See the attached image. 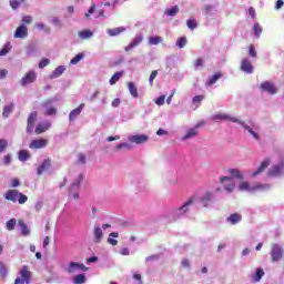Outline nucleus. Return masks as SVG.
Masks as SVG:
<instances>
[{
  "instance_id": "1",
  "label": "nucleus",
  "mask_w": 284,
  "mask_h": 284,
  "mask_svg": "<svg viewBox=\"0 0 284 284\" xmlns=\"http://www.w3.org/2000/svg\"><path fill=\"white\" fill-rule=\"evenodd\" d=\"M6 201H11V203H19V205H24L28 203V195L19 192L17 189H10L3 194Z\"/></svg>"
},
{
  "instance_id": "2",
  "label": "nucleus",
  "mask_w": 284,
  "mask_h": 284,
  "mask_svg": "<svg viewBox=\"0 0 284 284\" xmlns=\"http://www.w3.org/2000/svg\"><path fill=\"white\" fill-rule=\"evenodd\" d=\"M240 192H257V191H261V192H265L266 190H270V184H261V183H257L253 186L250 185V182H241L240 183Z\"/></svg>"
},
{
  "instance_id": "3",
  "label": "nucleus",
  "mask_w": 284,
  "mask_h": 284,
  "mask_svg": "<svg viewBox=\"0 0 284 284\" xmlns=\"http://www.w3.org/2000/svg\"><path fill=\"white\" fill-rule=\"evenodd\" d=\"M30 278H32V272H30L29 266H22L20 270V277H17L14 284H29Z\"/></svg>"
},
{
  "instance_id": "4",
  "label": "nucleus",
  "mask_w": 284,
  "mask_h": 284,
  "mask_svg": "<svg viewBox=\"0 0 284 284\" xmlns=\"http://www.w3.org/2000/svg\"><path fill=\"white\" fill-rule=\"evenodd\" d=\"M37 119H39V113L37 111L31 112L27 119V133L32 134L34 130V124L37 123Z\"/></svg>"
},
{
  "instance_id": "5",
  "label": "nucleus",
  "mask_w": 284,
  "mask_h": 284,
  "mask_svg": "<svg viewBox=\"0 0 284 284\" xmlns=\"http://www.w3.org/2000/svg\"><path fill=\"white\" fill-rule=\"evenodd\" d=\"M283 258V248L278 244H274L271 251V261L272 263H278Z\"/></svg>"
},
{
  "instance_id": "6",
  "label": "nucleus",
  "mask_w": 284,
  "mask_h": 284,
  "mask_svg": "<svg viewBox=\"0 0 284 284\" xmlns=\"http://www.w3.org/2000/svg\"><path fill=\"white\" fill-rule=\"evenodd\" d=\"M37 81V72L29 71L21 80L20 83L22 88H26V85H30V83H34Z\"/></svg>"
},
{
  "instance_id": "7",
  "label": "nucleus",
  "mask_w": 284,
  "mask_h": 284,
  "mask_svg": "<svg viewBox=\"0 0 284 284\" xmlns=\"http://www.w3.org/2000/svg\"><path fill=\"white\" fill-rule=\"evenodd\" d=\"M48 146V139H36L32 140L29 144L30 150H41V148Z\"/></svg>"
},
{
  "instance_id": "8",
  "label": "nucleus",
  "mask_w": 284,
  "mask_h": 284,
  "mask_svg": "<svg viewBox=\"0 0 284 284\" xmlns=\"http://www.w3.org/2000/svg\"><path fill=\"white\" fill-rule=\"evenodd\" d=\"M50 168H52V159L47 158L42 161V163L37 169L38 176H41V174H43V172H48V170H50Z\"/></svg>"
},
{
  "instance_id": "9",
  "label": "nucleus",
  "mask_w": 284,
  "mask_h": 284,
  "mask_svg": "<svg viewBox=\"0 0 284 284\" xmlns=\"http://www.w3.org/2000/svg\"><path fill=\"white\" fill-rule=\"evenodd\" d=\"M129 141L131 143H135L136 145H143V143H148V141H150V136L145 134H135V135H131L129 138Z\"/></svg>"
},
{
  "instance_id": "10",
  "label": "nucleus",
  "mask_w": 284,
  "mask_h": 284,
  "mask_svg": "<svg viewBox=\"0 0 284 284\" xmlns=\"http://www.w3.org/2000/svg\"><path fill=\"white\" fill-rule=\"evenodd\" d=\"M213 121H231L232 123H240L241 120L237 118L227 115L225 113H216L212 116Z\"/></svg>"
},
{
  "instance_id": "11",
  "label": "nucleus",
  "mask_w": 284,
  "mask_h": 284,
  "mask_svg": "<svg viewBox=\"0 0 284 284\" xmlns=\"http://www.w3.org/2000/svg\"><path fill=\"white\" fill-rule=\"evenodd\" d=\"M77 270H81L82 272H88V267L81 263H77V262H70L69 266L67 268V272L69 274H74V272H77Z\"/></svg>"
},
{
  "instance_id": "12",
  "label": "nucleus",
  "mask_w": 284,
  "mask_h": 284,
  "mask_svg": "<svg viewBox=\"0 0 284 284\" xmlns=\"http://www.w3.org/2000/svg\"><path fill=\"white\" fill-rule=\"evenodd\" d=\"M283 168H284L283 162H280V164L272 166L267 171V176H281L283 174Z\"/></svg>"
},
{
  "instance_id": "13",
  "label": "nucleus",
  "mask_w": 284,
  "mask_h": 284,
  "mask_svg": "<svg viewBox=\"0 0 284 284\" xmlns=\"http://www.w3.org/2000/svg\"><path fill=\"white\" fill-rule=\"evenodd\" d=\"M194 203V199L190 197L182 206L176 209L178 216H183L186 212H190V205Z\"/></svg>"
},
{
  "instance_id": "14",
  "label": "nucleus",
  "mask_w": 284,
  "mask_h": 284,
  "mask_svg": "<svg viewBox=\"0 0 284 284\" xmlns=\"http://www.w3.org/2000/svg\"><path fill=\"white\" fill-rule=\"evenodd\" d=\"M14 39H26L28 37V27L26 24H21L16 29Z\"/></svg>"
},
{
  "instance_id": "15",
  "label": "nucleus",
  "mask_w": 284,
  "mask_h": 284,
  "mask_svg": "<svg viewBox=\"0 0 284 284\" xmlns=\"http://www.w3.org/2000/svg\"><path fill=\"white\" fill-rule=\"evenodd\" d=\"M261 90H263L264 92H268V94H276V92H277L274 83H272L270 81L262 82Z\"/></svg>"
},
{
  "instance_id": "16",
  "label": "nucleus",
  "mask_w": 284,
  "mask_h": 284,
  "mask_svg": "<svg viewBox=\"0 0 284 284\" xmlns=\"http://www.w3.org/2000/svg\"><path fill=\"white\" fill-rule=\"evenodd\" d=\"M241 71L246 72V74H252L254 72V67L252 65V62L247 59L242 60Z\"/></svg>"
},
{
  "instance_id": "17",
  "label": "nucleus",
  "mask_w": 284,
  "mask_h": 284,
  "mask_svg": "<svg viewBox=\"0 0 284 284\" xmlns=\"http://www.w3.org/2000/svg\"><path fill=\"white\" fill-rule=\"evenodd\" d=\"M51 125L52 124L50 122L38 123L36 125L34 133L36 134H43L44 132H48L50 130Z\"/></svg>"
},
{
  "instance_id": "18",
  "label": "nucleus",
  "mask_w": 284,
  "mask_h": 284,
  "mask_svg": "<svg viewBox=\"0 0 284 284\" xmlns=\"http://www.w3.org/2000/svg\"><path fill=\"white\" fill-rule=\"evenodd\" d=\"M83 108H85V103H81L78 108L73 109L69 114V121H75L81 115V112H83Z\"/></svg>"
},
{
  "instance_id": "19",
  "label": "nucleus",
  "mask_w": 284,
  "mask_h": 284,
  "mask_svg": "<svg viewBox=\"0 0 284 284\" xmlns=\"http://www.w3.org/2000/svg\"><path fill=\"white\" fill-rule=\"evenodd\" d=\"M227 223H230V225H236L237 223H241V221H243V215H241V213H232L227 219H226Z\"/></svg>"
},
{
  "instance_id": "20",
  "label": "nucleus",
  "mask_w": 284,
  "mask_h": 284,
  "mask_svg": "<svg viewBox=\"0 0 284 284\" xmlns=\"http://www.w3.org/2000/svg\"><path fill=\"white\" fill-rule=\"evenodd\" d=\"M267 168H270V159L264 160L258 166V169L251 174V176L253 178L258 176V174H261L262 172H265Z\"/></svg>"
},
{
  "instance_id": "21",
  "label": "nucleus",
  "mask_w": 284,
  "mask_h": 284,
  "mask_svg": "<svg viewBox=\"0 0 284 284\" xmlns=\"http://www.w3.org/2000/svg\"><path fill=\"white\" fill-rule=\"evenodd\" d=\"M221 183H225V181H231L229 184L224 185V190H226V192H234V187H236V184L234 182H232V178L230 176H222L220 179Z\"/></svg>"
},
{
  "instance_id": "22",
  "label": "nucleus",
  "mask_w": 284,
  "mask_h": 284,
  "mask_svg": "<svg viewBox=\"0 0 284 284\" xmlns=\"http://www.w3.org/2000/svg\"><path fill=\"white\" fill-rule=\"evenodd\" d=\"M142 41H143V36H136L134 40L128 47H125V52H130V50H133V48H136V45L142 43Z\"/></svg>"
},
{
  "instance_id": "23",
  "label": "nucleus",
  "mask_w": 284,
  "mask_h": 284,
  "mask_svg": "<svg viewBox=\"0 0 284 284\" xmlns=\"http://www.w3.org/2000/svg\"><path fill=\"white\" fill-rule=\"evenodd\" d=\"M219 79H223V73L221 72H216L215 74L211 75L205 85L210 87V85H214V83H216V81H219Z\"/></svg>"
},
{
  "instance_id": "24",
  "label": "nucleus",
  "mask_w": 284,
  "mask_h": 284,
  "mask_svg": "<svg viewBox=\"0 0 284 284\" xmlns=\"http://www.w3.org/2000/svg\"><path fill=\"white\" fill-rule=\"evenodd\" d=\"M12 112H14V103L4 105L2 111L3 119H8Z\"/></svg>"
},
{
  "instance_id": "25",
  "label": "nucleus",
  "mask_w": 284,
  "mask_h": 284,
  "mask_svg": "<svg viewBox=\"0 0 284 284\" xmlns=\"http://www.w3.org/2000/svg\"><path fill=\"white\" fill-rule=\"evenodd\" d=\"M109 37H119V34H122V32H125V27H118L113 29H108Z\"/></svg>"
},
{
  "instance_id": "26",
  "label": "nucleus",
  "mask_w": 284,
  "mask_h": 284,
  "mask_svg": "<svg viewBox=\"0 0 284 284\" xmlns=\"http://www.w3.org/2000/svg\"><path fill=\"white\" fill-rule=\"evenodd\" d=\"M128 88L131 97H133V99H139V89H136V84H134V82H128Z\"/></svg>"
},
{
  "instance_id": "27",
  "label": "nucleus",
  "mask_w": 284,
  "mask_h": 284,
  "mask_svg": "<svg viewBox=\"0 0 284 284\" xmlns=\"http://www.w3.org/2000/svg\"><path fill=\"white\" fill-rule=\"evenodd\" d=\"M82 181H83V175H79V178L69 187L70 194H72V192H77V190H79Z\"/></svg>"
},
{
  "instance_id": "28",
  "label": "nucleus",
  "mask_w": 284,
  "mask_h": 284,
  "mask_svg": "<svg viewBox=\"0 0 284 284\" xmlns=\"http://www.w3.org/2000/svg\"><path fill=\"white\" fill-rule=\"evenodd\" d=\"M240 125H242V128H244V130L248 131V133H251V135L253 136V139H255L256 141H258V133H256L254 130H252V128H250L248 125L245 124V122L241 121L237 122Z\"/></svg>"
},
{
  "instance_id": "29",
  "label": "nucleus",
  "mask_w": 284,
  "mask_h": 284,
  "mask_svg": "<svg viewBox=\"0 0 284 284\" xmlns=\"http://www.w3.org/2000/svg\"><path fill=\"white\" fill-rule=\"evenodd\" d=\"M18 159L22 163H26V161H28V159H30V151H28V150H20L19 153H18Z\"/></svg>"
},
{
  "instance_id": "30",
  "label": "nucleus",
  "mask_w": 284,
  "mask_h": 284,
  "mask_svg": "<svg viewBox=\"0 0 284 284\" xmlns=\"http://www.w3.org/2000/svg\"><path fill=\"white\" fill-rule=\"evenodd\" d=\"M115 239H119V233L112 232V233L109 234L108 243L110 245H113V247L119 245V241H116Z\"/></svg>"
},
{
  "instance_id": "31",
  "label": "nucleus",
  "mask_w": 284,
  "mask_h": 284,
  "mask_svg": "<svg viewBox=\"0 0 284 284\" xmlns=\"http://www.w3.org/2000/svg\"><path fill=\"white\" fill-rule=\"evenodd\" d=\"M123 74H124V71H118V72H115V73L111 77V79L109 80L110 85L116 84V82L121 79V77H123Z\"/></svg>"
},
{
  "instance_id": "32",
  "label": "nucleus",
  "mask_w": 284,
  "mask_h": 284,
  "mask_svg": "<svg viewBox=\"0 0 284 284\" xmlns=\"http://www.w3.org/2000/svg\"><path fill=\"white\" fill-rule=\"evenodd\" d=\"M229 172L231 176H233V179H239L240 181H243V173L239 169H230Z\"/></svg>"
},
{
  "instance_id": "33",
  "label": "nucleus",
  "mask_w": 284,
  "mask_h": 284,
  "mask_svg": "<svg viewBox=\"0 0 284 284\" xmlns=\"http://www.w3.org/2000/svg\"><path fill=\"white\" fill-rule=\"evenodd\" d=\"M103 239V231L101 227L95 226L94 227V241L95 243H101V240Z\"/></svg>"
},
{
  "instance_id": "34",
  "label": "nucleus",
  "mask_w": 284,
  "mask_h": 284,
  "mask_svg": "<svg viewBox=\"0 0 284 284\" xmlns=\"http://www.w3.org/2000/svg\"><path fill=\"white\" fill-rule=\"evenodd\" d=\"M265 276L263 268H256L255 274L253 275L254 283H258Z\"/></svg>"
},
{
  "instance_id": "35",
  "label": "nucleus",
  "mask_w": 284,
  "mask_h": 284,
  "mask_svg": "<svg viewBox=\"0 0 284 284\" xmlns=\"http://www.w3.org/2000/svg\"><path fill=\"white\" fill-rule=\"evenodd\" d=\"M20 227H21V234L22 236H28L30 235V229L26 225V223L23 222V220H19L18 221Z\"/></svg>"
},
{
  "instance_id": "36",
  "label": "nucleus",
  "mask_w": 284,
  "mask_h": 284,
  "mask_svg": "<svg viewBox=\"0 0 284 284\" xmlns=\"http://www.w3.org/2000/svg\"><path fill=\"white\" fill-rule=\"evenodd\" d=\"M199 134V131H196V128L189 129L186 134L183 136V141H187V139H192Z\"/></svg>"
},
{
  "instance_id": "37",
  "label": "nucleus",
  "mask_w": 284,
  "mask_h": 284,
  "mask_svg": "<svg viewBox=\"0 0 284 284\" xmlns=\"http://www.w3.org/2000/svg\"><path fill=\"white\" fill-rule=\"evenodd\" d=\"M179 10H180L179 6H174V7L170 8V9H166L165 14L168 17H176L179 14Z\"/></svg>"
},
{
  "instance_id": "38",
  "label": "nucleus",
  "mask_w": 284,
  "mask_h": 284,
  "mask_svg": "<svg viewBox=\"0 0 284 284\" xmlns=\"http://www.w3.org/2000/svg\"><path fill=\"white\" fill-rule=\"evenodd\" d=\"M149 43L151 45H159V43H163V38L161 36H155L149 38Z\"/></svg>"
},
{
  "instance_id": "39",
  "label": "nucleus",
  "mask_w": 284,
  "mask_h": 284,
  "mask_svg": "<svg viewBox=\"0 0 284 284\" xmlns=\"http://www.w3.org/2000/svg\"><path fill=\"white\" fill-rule=\"evenodd\" d=\"M63 72H65V67H63V65L58 67V68L52 72L53 79H57V78L61 77V74H63Z\"/></svg>"
},
{
  "instance_id": "40",
  "label": "nucleus",
  "mask_w": 284,
  "mask_h": 284,
  "mask_svg": "<svg viewBox=\"0 0 284 284\" xmlns=\"http://www.w3.org/2000/svg\"><path fill=\"white\" fill-rule=\"evenodd\" d=\"M85 281H87L85 274H78L73 277L74 284H82V283H85Z\"/></svg>"
},
{
  "instance_id": "41",
  "label": "nucleus",
  "mask_w": 284,
  "mask_h": 284,
  "mask_svg": "<svg viewBox=\"0 0 284 284\" xmlns=\"http://www.w3.org/2000/svg\"><path fill=\"white\" fill-rule=\"evenodd\" d=\"M253 32H254L255 37H256L257 39H260V38H261V34L263 33V28L261 27V24L255 23V24L253 26Z\"/></svg>"
},
{
  "instance_id": "42",
  "label": "nucleus",
  "mask_w": 284,
  "mask_h": 284,
  "mask_svg": "<svg viewBox=\"0 0 284 284\" xmlns=\"http://www.w3.org/2000/svg\"><path fill=\"white\" fill-rule=\"evenodd\" d=\"M17 226V220L16 219H11L6 223V227L9 232H12V230H14V227Z\"/></svg>"
},
{
  "instance_id": "43",
  "label": "nucleus",
  "mask_w": 284,
  "mask_h": 284,
  "mask_svg": "<svg viewBox=\"0 0 284 284\" xmlns=\"http://www.w3.org/2000/svg\"><path fill=\"white\" fill-rule=\"evenodd\" d=\"M10 50H12V45H10V42H8V43L4 44L3 48L0 50V57H6V54H8V52H10Z\"/></svg>"
},
{
  "instance_id": "44",
  "label": "nucleus",
  "mask_w": 284,
  "mask_h": 284,
  "mask_svg": "<svg viewBox=\"0 0 284 284\" xmlns=\"http://www.w3.org/2000/svg\"><path fill=\"white\" fill-rule=\"evenodd\" d=\"M0 276L1 278H6V276H8V267H6L3 262H0Z\"/></svg>"
},
{
  "instance_id": "45",
  "label": "nucleus",
  "mask_w": 284,
  "mask_h": 284,
  "mask_svg": "<svg viewBox=\"0 0 284 284\" xmlns=\"http://www.w3.org/2000/svg\"><path fill=\"white\" fill-rule=\"evenodd\" d=\"M92 31L91 30H83L79 32L80 39H90L92 37Z\"/></svg>"
},
{
  "instance_id": "46",
  "label": "nucleus",
  "mask_w": 284,
  "mask_h": 284,
  "mask_svg": "<svg viewBox=\"0 0 284 284\" xmlns=\"http://www.w3.org/2000/svg\"><path fill=\"white\" fill-rule=\"evenodd\" d=\"M176 45L180 48V50L183 49L184 45H187V38H179L176 41Z\"/></svg>"
},
{
  "instance_id": "47",
  "label": "nucleus",
  "mask_w": 284,
  "mask_h": 284,
  "mask_svg": "<svg viewBox=\"0 0 284 284\" xmlns=\"http://www.w3.org/2000/svg\"><path fill=\"white\" fill-rule=\"evenodd\" d=\"M83 57H85L83 53L77 54L73 59H71V65H77V63H79V61H81Z\"/></svg>"
},
{
  "instance_id": "48",
  "label": "nucleus",
  "mask_w": 284,
  "mask_h": 284,
  "mask_svg": "<svg viewBox=\"0 0 284 284\" xmlns=\"http://www.w3.org/2000/svg\"><path fill=\"white\" fill-rule=\"evenodd\" d=\"M156 77H159V71L158 70L152 71L149 78V83L151 87L154 85V79H156Z\"/></svg>"
},
{
  "instance_id": "49",
  "label": "nucleus",
  "mask_w": 284,
  "mask_h": 284,
  "mask_svg": "<svg viewBox=\"0 0 284 284\" xmlns=\"http://www.w3.org/2000/svg\"><path fill=\"white\" fill-rule=\"evenodd\" d=\"M186 26H187V28H189L190 30H194V29L196 28V26H199V24L196 23V20H194V19H189V20L186 21Z\"/></svg>"
},
{
  "instance_id": "50",
  "label": "nucleus",
  "mask_w": 284,
  "mask_h": 284,
  "mask_svg": "<svg viewBox=\"0 0 284 284\" xmlns=\"http://www.w3.org/2000/svg\"><path fill=\"white\" fill-rule=\"evenodd\" d=\"M7 148H8V140L1 139L0 140V154H1V152H6Z\"/></svg>"
},
{
  "instance_id": "51",
  "label": "nucleus",
  "mask_w": 284,
  "mask_h": 284,
  "mask_svg": "<svg viewBox=\"0 0 284 284\" xmlns=\"http://www.w3.org/2000/svg\"><path fill=\"white\" fill-rule=\"evenodd\" d=\"M203 99H205V95H195L192 101L194 104L201 105Z\"/></svg>"
},
{
  "instance_id": "52",
  "label": "nucleus",
  "mask_w": 284,
  "mask_h": 284,
  "mask_svg": "<svg viewBox=\"0 0 284 284\" xmlns=\"http://www.w3.org/2000/svg\"><path fill=\"white\" fill-rule=\"evenodd\" d=\"M47 65H50V59L44 58V59H42V60L40 61L39 68H40L41 70H43V68H45Z\"/></svg>"
},
{
  "instance_id": "53",
  "label": "nucleus",
  "mask_w": 284,
  "mask_h": 284,
  "mask_svg": "<svg viewBox=\"0 0 284 284\" xmlns=\"http://www.w3.org/2000/svg\"><path fill=\"white\" fill-rule=\"evenodd\" d=\"M248 54H250L253 59H256L257 53H256V49H254V44H251V45L248 47Z\"/></svg>"
},
{
  "instance_id": "54",
  "label": "nucleus",
  "mask_w": 284,
  "mask_h": 284,
  "mask_svg": "<svg viewBox=\"0 0 284 284\" xmlns=\"http://www.w3.org/2000/svg\"><path fill=\"white\" fill-rule=\"evenodd\" d=\"M44 114H45L47 116H52V115L57 114V108L51 106V108L47 109V111L44 112Z\"/></svg>"
},
{
  "instance_id": "55",
  "label": "nucleus",
  "mask_w": 284,
  "mask_h": 284,
  "mask_svg": "<svg viewBox=\"0 0 284 284\" xmlns=\"http://www.w3.org/2000/svg\"><path fill=\"white\" fill-rule=\"evenodd\" d=\"M19 6H21V2L19 0H10V7L12 10H18Z\"/></svg>"
},
{
  "instance_id": "56",
  "label": "nucleus",
  "mask_w": 284,
  "mask_h": 284,
  "mask_svg": "<svg viewBox=\"0 0 284 284\" xmlns=\"http://www.w3.org/2000/svg\"><path fill=\"white\" fill-rule=\"evenodd\" d=\"M78 163H79V165L85 164V154L79 153V155H78Z\"/></svg>"
},
{
  "instance_id": "57",
  "label": "nucleus",
  "mask_w": 284,
  "mask_h": 284,
  "mask_svg": "<svg viewBox=\"0 0 284 284\" xmlns=\"http://www.w3.org/2000/svg\"><path fill=\"white\" fill-rule=\"evenodd\" d=\"M11 163H12V155H10V154L4 155L3 164L4 165H10Z\"/></svg>"
},
{
  "instance_id": "58",
  "label": "nucleus",
  "mask_w": 284,
  "mask_h": 284,
  "mask_svg": "<svg viewBox=\"0 0 284 284\" xmlns=\"http://www.w3.org/2000/svg\"><path fill=\"white\" fill-rule=\"evenodd\" d=\"M156 105H164L165 104V95H161L155 100Z\"/></svg>"
},
{
  "instance_id": "59",
  "label": "nucleus",
  "mask_w": 284,
  "mask_h": 284,
  "mask_svg": "<svg viewBox=\"0 0 284 284\" xmlns=\"http://www.w3.org/2000/svg\"><path fill=\"white\" fill-rule=\"evenodd\" d=\"M22 23H26L27 26H30V23H32V16H24L22 18Z\"/></svg>"
},
{
  "instance_id": "60",
  "label": "nucleus",
  "mask_w": 284,
  "mask_h": 284,
  "mask_svg": "<svg viewBox=\"0 0 284 284\" xmlns=\"http://www.w3.org/2000/svg\"><path fill=\"white\" fill-rule=\"evenodd\" d=\"M194 68H203V59L199 58L193 62Z\"/></svg>"
},
{
  "instance_id": "61",
  "label": "nucleus",
  "mask_w": 284,
  "mask_h": 284,
  "mask_svg": "<svg viewBox=\"0 0 284 284\" xmlns=\"http://www.w3.org/2000/svg\"><path fill=\"white\" fill-rule=\"evenodd\" d=\"M123 148H126L128 150H130V144L128 143H120L115 146V150H123Z\"/></svg>"
},
{
  "instance_id": "62",
  "label": "nucleus",
  "mask_w": 284,
  "mask_h": 284,
  "mask_svg": "<svg viewBox=\"0 0 284 284\" xmlns=\"http://www.w3.org/2000/svg\"><path fill=\"white\" fill-rule=\"evenodd\" d=\"M120 254L122 256H130V248L123 247L122 250H120Z\"/></svg>"
},
{
  "instance_id": "63",
  "label": "nucleus",
  "mask_w": 284,
  "mask_h": 284,
  "mask_svg": "<svg viewBox=\"0 0 284 284\" xmlns=\"http://www.w3.org/2000/svg\"><path fill=\"white\" fill-rule=\"evenodd\" d=\"M36 27L38 30H47V32H50V28H47L43 23H37Z\"/></svg>"
},
{
  "instance_id": "64",
  "label": "nucleus",
  "mask_w": 284,
  "mask_h": 284,
  "mask_svg": "<svg viewBox=\"0 0 284 284\" xmlns=\"http://www.w3.org/2000/svg\"><path fill=\"white\" fill-rule=\"evenodd\" d=\"M133 278L135 281H139V284H143V280L141 277V274H139V273L133 274Z\"/></svg>"
}]
</instances>
